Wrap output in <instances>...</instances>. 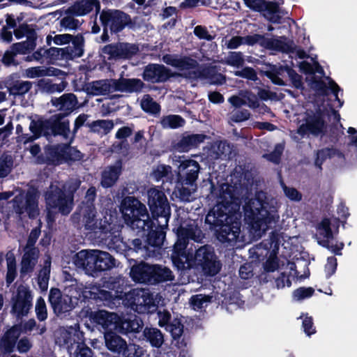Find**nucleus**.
I'll list each match as a JSON object with an SVG mask.
<instances>
[{"instance_id":"1","label":"nucleus","mask_w":357,"mask_h":357,"mask_svg":"<svg viewBox=\"0 0 357 357\" xmlns=\"http://www.w3.org/2000/svg\"><path fill=\"white\" fill-rule=\"evenodd\" d=\"M208 183L207 197L216 199V204L206 215L204 225L206 229L215 231V238L220 242L236 243L240 241L241 222L233 214L234 195L232 187L228 183L216 185L212 180Z\"/></svg>"},{"instance_id":"2","label":"nucleus","mask_w":357,"mask_h":357,"mask_svg":"<svg viewBox=\"0 0 357 357\" xmlns=\"http://www.w3.org/2000/svg\"><path fill=\"white\" fill-rule=\"evenodd\" d=\"M177 239L173 245L171 259L178 271L190 269L194 262L200 266L206 275L214 276L219 273L221 264L216 260L214 251L209 246L204 245L197 249L195 253L187 249L189 240L193 239L195 231L192 228L180 225L176 229Z\"/></svg>"},{"instance_id":"3","label":"nucleus","mask_w":357,"mask_h":357,"mask_svg":"<svg viewBox=\"0 0 357 357\" xmlns=\"http://www.w3.org/2000/svg\"><path fill=\"white\" fill-rule=\"evenodd\" d=\"M147 222L143 231H147L146 238H135L131 241V245L136 252H141V255L145 258L156 257V251L162 248L166 238V230L168 223L163 225L161 220L156 221L153 219H146Z\"/></svg>"},{"instance_id":"4","label":"nucleus","mask_w":357,"mask_h":357,"mask_svg":"<svg viewBox=\"0 0 357 357\" xmlns=\"http://www.w3.org/2000/svg\"><path fill=\"white\" fill-rule=\"evenodd\" d=\"M178 168L174 192L181 201L190 202L197 188L200 165L194 160L185 159L181 161Z\"/></svg>"},{"instance_id":"5","label":"nucleus","mask_w":357,"mask_h":357,"mask_svg":"<svg viewBox=\"0 0 357 357\" xmlns=\"http://www.w3.org/2000/svg\"><path fill=\"white\" fill-rule=\"evenodd\" d=\"M99 20L102 29V42L109 41L110 36H119L126 29L135 30L136 22L127 13L119 9L105 8L100 12Z\"/></svg>"},{"instance_id":"6","label":"nucleus","mask_w":357,"mask_h":357,"mask_svg":"<svg viewBox=\"0 0 357 357\" xmlns=\"http://www.w3.org/2000/svg\"><path fill=\"white\" fill-rule=\"evenodd\" d=\"M73 260L77 268L93 277L115 266V259L109 252L98 250H81L74 255Z\"/></svg>"},{"instance_id":"7","label":"nucleus","mask_w":357,"mask_h":357,"mask_svg":"<svg viewBox=\"0 0 357 357\" xmlns=\"http://www.w3.org/2000/svg\"><path fill=\"white\" fill-rule=\"evenodd\" d=\"M130 277L136 283L146 284H157L174 278L172 272L167 267L136 260L130 267Z\"/></svg>"},{"instance_id":"8","label":"nucleus","mask_w":357,"mask_h":357,"mask_svg":"<svg viewBox=\"0 0 357 357\" xmlns=\"http://www.w3.org/2000/svg\"><path fill=\"white\" fill-rule=\"evenodd\" d=\"M97 196V190L95 186H91L86 190L84 200L77 207L76 211L73 214V217L76 215L78 218H82L86 230L93 231L96 232V229H99L101 233H107L109 231L110 224L102 225L101 221L98 222L96 219V208L95 206V200Z\"/></svg>"},{"instance_id":"9","label":"nucleus","mask_w":357,"mask_h":357,"mask_svg":"<svg viewBox=\"0 0 357 357\" xmlns=\"http://www.w3.org/2000/svg\"><path fill=\"white\" fill-rule=\"evenodd\" d=\"M119 209L125 223L133 229H144L145 220L150 218L145 204L135 196L122 195Z\"/></svg>"},{"instance_id":"10","label":"nucleus","mask_w":357,"mask_h":357,"mask_svg":"<svg viewBox=\"0 0 357 357\" xmlns=\"http://www.w3.org/2000/svg\"><path fill=\"white\" fill-rule=\"evenodd\" d=\"M257 200L259 207L255 208L256 211L251 208L250 214H245V220L251 233L261 234L278 221L279 215L274 208L268 210V203L261 200L259 194L257 195Z\"/></svg>"},{"instance_id":"11","label":"nucleus","mask_w":357,"mask_h":357,"mask_svg":"<svg viewBox=\"0 0 357 357\" xmlns=\"http://www.w3.org/2000/svg\"><path fill=\"white\" fill-rule=\"evenodd\" d=\"M147 199L151 215L150 218L161 220L163 225L169 223L171 207L165 193L156 188H151L147 190Z\"/></svg>"},{"instance_id":"12","label":"nucleus","mask_w":357,"mask_h":357,"mask_svg":"<svg viewBox=\"0 0 357 357\" xmlns=\"http://www.w3.org/2000/svg\"><path fill=\"white\" fill-rule=\"evenodd\" d=\"M47 209H55L63 215H68L73 208V194H66L57 185L51 184L44 194Z\"/></svg>"},{"instance_id":"13","label":"nucleus","mask_w":357,"mask_h":357,"mask_svg":"<svg viewBox=\"0 0 357 357\" xmlns=\"http://www.w3.org/2000/svg\"><path fill=\"white\" fill-rule=\"evenodd\" d=\"M68 117L56 113L49 118H38V121L43 131L44 137L47 139L58 136L67 139L70 133V123Z\"/></svg>"},{"instance_id":"14","label":"nucleus","mask_w":357,"mask_h":357,"mask_svg":"<svg viewBox=\"0 0 357 357\" xmlns=\"http://www.w3.org/2000/svg\"><path fill=\"white\" fill-rule=\"evenodd\" d=\"M324 112L318 107L315 112H306L304 123L300 125L297 129V133L302 137L306 135H312L317 137L325 135L327 130V124L324 119Z\"/></svg>"},{"instance_id":"15","label":"nucleus","mask_w":357,"mask_h":357,"mask_svg":"<svg viewBox=\"0 0 357 357\" xmlns=\"http://www.w3.org/2000/svg\"><path fill=\"white\" fill-rule=\"evenodd\" d=\"M220 70L219 66L206 64L195 70L184 72L180 75L191 82L202 79L206 80L211 85L221 86L226 83L227 78Z\"/></svg>"},{"instance_id":"16","label":"nucleus","mask_w":357,"mask_h":357,"mask_svg":"<svg viewBox=\"0 0 357 357\" xmlns=\"http://www.w3.org/2000/svg\"><path fill=\"white\" fill-rule=\"evenodd\" d=\"M89 320L95 326L105 335V333L116 331L119 319V314L104 310L86 312Z\"/></svg>"},{"instance_id":"17","label":"nucleus","mask_w":357,"mask_h":357,"mask_svg":"<svg viewBox=\"0 0 357 357\" xmlns=\"http://www.w3.org/2000/svg\"><path fill=\"white\" fill-rule=\"evenodd\" d=\"M246 7L250 10L263 13V15L270 22L280 24L282 16L280 15V6L275 1H267L266 0H243Z\"/></svg>"},{"instance_id":"18","label":"nucleus","mask_w":357,"mask_h":357,"mask_svg":"<svg viewBox=\"0 0 357 357\" xmlns=\"http://www.w3.org/2000/svg\"><path fill=\"white\" fill-rule=\"evenodd\" d=\"M32 301L33 296L28 288H18L16 295L11 299L10 313L17 319L27 316L33 306Z\"/></svg>"},{"instance_id":"19","label":"nucleus","mask_w":357,"mask_h":357,"mask_svg":"<svg viewBox=\"0 0 357 357\" xmlns=\"http://www.w3.org/2000/svg\"><path fill=\"white\" fill-rule=\"evenodd\" d=\"M73 298V295L63 294L59 288L52 287L49 291L48 302L54 312L59 316L75 308Z\"/></svg>"},{"instance_id":"20","label":"nucleus","mask_w":357,"mask_h":357,"mask_svg":"<svg viewBox=\"0 0 357 357\" xmlns=\"http://www.w3.org/2000/svg\"><path fill=\"white\" fill-rule=\"evenodd\" d=\"M174 76L169 68L159 63H149L144 66L142 74L144 81L152 84L164 83Z\"/></svg>"},{"instance_id":"21","label":"nucleus","mask_w":357,"mask_h":357,"mask_svg":"<svg viewBox=\"0 0 357 357\" xmlns=\"http://www.w3.org/2000/svg\"><path fill=\"white\" fill-rule=\"evenodd\" d=\"M139 50L135 44L118 42L105 45L102 52L109 55V59H130L135 56Z\"/></svg>"},{"instance_id":"22","label":"nucleus","mask_w":357,"mask_h":357,"mask_svg":"<svg viewBox=\"0 0 357 357\" xmlns=\"http://www.w3.org/2000/svg\"><path fill=\"white\" fill-rule=\"evenodd\" d=\"M114 91L128 94H139L144 89H155V86H147L139 78H127L121 75L120 77L114 80Z\"/></svg>"},{"instance_id":"23","label":"nucleus","mask_w":357,"mask_h":357,"mask_svg":"<svg viewBox=\"0 0 357 357\" xmlns=\"http://www.w3.org/2000/svg\"><path fill=\"white\" fill-rule=\"evenodd\" d=\"M63 339V344L68 346L77 343L76 349L73 357H93V351L84 343V333L79 330L74 331L73 337L70 331H65L61 335Z\"/></svg>"},{"instance_id":"24","label":"nucleus","mask_w":357,"mask_h":357,"mask_svg":"<svg viewBox=\"0 0 357 357\" xmlns=\"http://www.w3.org/2000/svg\"><path fill=\"white\" fill-rule=\"evenodd\" d=\"M63 144H48L44 148V153L37 158L40 164L59 166L63 163Z\"/></svg>"},{"instance_id":"25","label":"nucleus","mask_w":357,"mask_h":357,"mask_svg":"<svg viewBox=\"0 0 357 357\" xmlns=\"http://www.w3.org/2000/svg\"><path fill=\"white\" fill-rule=\"evenodd\" d=\"M50 102L59 112L64 116H69L78 107L77 96L73 93H66L59 98L52 97Z\"/></svg>"},{"instance_id":"26","label":"nucleus","mask_w":357,"mask_h":357,"mask_svg":"<svg viewBox=\"0 0 357 357\" xmlns=\"http://www.w3.org/2000/svg\"><path fill=\"white\" fill-rule=\"evenodd\" d=\"M122 172L123 162L121 159L116 160L114 164L105 167L100 174V185L105 189L114 187Z\"/></svg>"},{"instance_id":"27","label":"nucleus","mask_w":357,"mask_h":357,"mask_svg":"<svg viewBox=\"0 0 357 357\" xmlns=\"http://www.w3.org/2000/svg\"><path fill=\"white\" fill-rule=\"evenodd\" d=\"M21 333V324L13 325L5 332L0 341V349L3 355L10 354L14 351Z\"/></svg>"},{"instance_id":"28","label":"nucleus","mask_w":357,"mask_h":357,"mask_svg":"<svg viewBox=\"0 0 357 357\" xmlns=\"http://www.w3.org/2000/svg\"><path fill=\"white\" fill-rule=\"evenodd\" d=\"M143 326V321L135 314L119 315L116 331L122 334L138 333Z\"/></svg>"},{"instance_id":"29","label":"nucleus","mask_w":357,"mask_h":357,"mask_svg":"<svg viewBox=\"0 0 357 357\" xmlns=\"http://www.w3.org/2000/svg\"><path fill=\"white\" fill-rule=\"evenodd\" d=\"M94 8L97 11L100 10V4L98 0H77L65 10V14L76 17L84 16L90 13Z\"/></svg>"},{"instance_id":"30","label":"nucleus","mask_w":357,"mask_h":357,"mask_svg":"<svg viewBox=\"0 0 357 357\" xmlns=\"http://www.w3.org/2000/svg\"><path fill=\"white\" fill-rule=\"evenodd\" d=\"M206 138L207 136L205 134H188L185 132L175 144V148L179 152H188L192 149H197Z\"/></svg>"},{"instance_id":"31","label":"nucleus","mask_w":357,"mask_h":357,"mask_svg":"<svg viewBox=\"0 0 357 357\" xmlns=\"http://www.w3.org/2000/svg\"><path fill=\"white\" fill-rule=\"evenodd\" d=\"M104 286L114 294V297L119 300L126 298L128 293L130 291L127 280L121 275L109 277L104 282Z\"/></svg>"},{"instance_id":"32","label":"nucleus","mask_w":357,"mask_h":357,"mask_svg":"<svg viewBox=\"0 0 357 357\" xmlns=\"http://www.w3.org/2000/svg\"><path fill=\"white\" fill-rule=\"evenodd\" d=\"M117 333L116 331L105 333V335H104L105 343L109 351L121 356L129 343Z\"/></svg>"},{"instance_id":"33","label":"nucleus","mask_w":357,"mask_h":357,"mask_svg":"<svg viewBox=\"0 0 357 357\" xmlns=\"http://www.w3.org/2000/svg\"><path fill=\"white\" fill-rule=\"evenodd\" d=\"M39 255L40 251L38 248L24 249V255L22 257L20 270L22 277L31 273L34 271L39 259Z\"/></svg>"},{"instance_id":"34","label":"nucleus","mask_w":357,"mask_h":357,"mask_svg":"<svg viewBox=\"0 0 357 357\" xmlns=\"http://www.w3.org/2000/svg\"><path fill=\"white\" fill-rule=\"evenodd\" d=\"M143 336V340L154 348H160L165 342L164 334L157 328L145 327Z\"/></svg>"},{"instance_id":"35","label":"nucleus","mask_w":357,"mask_h":357,"mask_svg":"<svg viewBox=\"0 0 357 357\" xmlns=\"http://www.w3.org/2000/svg\"><path fill=\"white\" fill-rule=\"evenodd\" d=\"M166 63L172 65L179 70H186V72L195 70L201 67L196 59L189 56H183L180 58H176L171 61H166Z\"/></svg>"},{"instance_id":"36","label":"nucleus","mask_w":357,"mask_h":357,"mask_svg":"<svg viewBox=\"0 0 357 357\" xmlns=\"http://www.w3.org/2000/svg\"><path fill=\"white\" fill-rule=\"evenodd\" d=\"M291 69V68L287 66H277L275 65H271L269 70L264 71V75L270 79L274 84L278 86H285L286 84L281 78V76H283L284 73L289 75V70Z\"/></svg>"},{"instance_id":"37","label":"nucleus","mask_w":357,"mask_h":357,"mask_svg":"<svg viewBox=\"0 0 357 357\" xmlns=\"http://www.w3.org/2000/svg\"><path fill=\"white\" fill-rule=\"evenodd\" d=\"M115 79H106L93 82L91 86V93L93 95H106L114 92V80Z\"/></svg>"},{"instance_id":"38","label":"nucleus","mask_w":357,"mask_h":357,"mask_svg":"<svg viewBox=\"0 0 357 357\" xmlns=\"http://www.w3.org/2000/svg\"><path fill=\"white\" fill-rule=\"evenodd\" d=\"M96 286L92 287H75L76 295L73 296L77 301L75 304H77V301H80L84 303H89L94 305L96 298Z\"/></svg>"},{"instance_id":"39","label":"nucleus","mask_w":357,"mask_h":357,"mask_svg":"<svg viewBox=\"0 0 357 357\" xmlns=\"http://www.w3.org/2000/svg\"><path fill=\"white\" fill-rule=\"evenodd\" d=\"M29 130L32 135L30 134H22L20 136V141L23 144L33 142L36 139H39L40 137H44L43 131L40 127V125L37 120H31L29 125Z\"/></svg>"},{"instance_id":"40","label":"nucleus","mask_w":357,"mask_h":357,"mask_svg":"<svg viewBox=\"0 0 357 357\" xmlns=\"http://www.w3.org/2000/svg\"><path fill=\"white\" fill-rule=\"evenodd\" d=\"M70 43H72L73 47L68 45L67 47L72 56V60L82 56L84 52V38L83 35L82 33H78L76 36L73 35Z\"/></svg>"},{"instance_id":"41","label":"nucleus","mask_w":357,"mask_h":357,"mask_svg":"<svg viewBox=\"0 0 357 357\" xmlns=\"http://www.w3.org/2000/svg\"><path fill=\"white\" fill-rule=\"evenodd\" d=\"M160 124L164 129H177L185 124V120L180 115L169 114L162 116L160 120Z\"/></svg>"},{"instance_id":"42","label":"nucleus","mask_w":357,"mask_h":357,"mask_svg":"<svg viewBox=\"0 0 357 357\" xmlns=\"http://www.w3.org/2000/svg\"><path fill=\"white\" fill-rule=\"evenodd\" d=\"M153 177L157 181H165L172 183L174 175L172 174V168L167 165H158L153 170Z\"/></svg>"},{"instance_id":"43","label":"nucleus","mask_w":357,"mask_h":357,"mask_svg":"<svg viewBox=\"0 0 357 357\" xmlns=\"http://www.w3.org/2000/svg\"><path fill=\"white\" fill-rule=\"evenodd\" d=\"M13 34L17 39H21L24 36L26 39H37V33L33 24L22 22L13 30Z\"/></svg>"},{"instance_id":"44","label":"nucleus","mask_w":357,"mask_h":357,"mask_svg":"<svg viewBox=\"0 0 357 357\" xmlns=\"http://www.w3.org/2000/svg\"><path fill=\"white\" fill-rule=\"evenodd\" d=\"M269 41L271 43L268 45V49L275 50L285 53L294 52L295 47L292 40L287 41L286 38H284V40L269 38Z\"/></svg>"},{"instance_id":"45","label":"nucleus","mask_w":357,"mask_h":357,"mask_svg":"<svg viewBox=\"0 0 357 357\" xmlns=\"http://www.w3.org/2000/svg\"><path fill=\"white\" fill-rule=\"evenodd\" d=\"M7 263V272L6 275V282L7 286L10 285L17 277L16 259L13 253L8 252L6 255Z\"/></svg>"},{"instance_id":"46","label":"nucleus","mask_w":357,"mask_h":357,"mask_svg":"<svg viewBox=\"0 0 357 357\" xmlns=\"http://www.w3.org/2000/svg\"><path fill=\"white\" fill-rule=\"evenodd\" d=\"M93 132H100L103 130L105 135L108 134L114 128V124L112 120L99 119L88 123L86 125Z\"/></svg>"},{"instance_id":"47","label":"nucleus","mask_w":357,"mask_h":357,"mask_svg":"<svg viewBox=\"0 0 357 357\" xmlns=\"http://www.w3.org/2000/svg\"><path fill=\"white\" fill-rule=\"evenodd\" d=\"M165 330L170 333L174 340H177L178 342L184 330V326L181 319L178 317L173 318V319L167 325V327L165 328Z\"/></svg>"},{"instance_id":"48","label":"nucleus","mask_w":357,"mask_h":357,"mask_svg":"<svg viewBox=\"0 0 357 357\" xmlns=\"http://www.w3.org/2000/svg\"><path fill=\"white\" fill-rule=\"evenodd\" d=\"M38 202L36 193L27 192L25 197L24 209L29 218H34L38 213Z\"/></svg>"},{"instance_id":"49","label":"nucleus","mask_w":357,"mask_h":357,"mask_svg":"<svg viewBox=\"0 0 357 357\" xmlns=\"http://www.w3.org/2000/svg\"><path fill=\"white\" fill-rule=\"evenodd\" d=\"M37 39H26L24 41L13 43L12 49L17 54H26L33 51L36 47Z\"/></svg>"},{"instance_id":"50","label":"nucleus","mask_w":357,"mask_h":357,"mask_svg":"<svg viewBox=\"0 0 357 357\" xmlns=\"http://www.w3.org/2000/svg\"><path fill=\"white\" fill-rule=\"evenodd\" d=\"M140 105L143 111L153 115L159 114L161 110L160 105L153 100L149 94H145L143 96Z\"/></svg>"},{"instance_id":"51","label":"nucleus","mask_w":357,"mask_h":357,"mask_svg":"<svg viewBox=\"0 0 357 357\" xmlns=\"http://www.w3.org/2000/svg\"><path fill=\"white\" fill-rule=\"evenodd\" d=\"M31 87V82L17 80L8 87V91L10 95L22 96L29 92Z\"/></svg>"},{"instance_id":"52","label":"nucleus","mask_w":357,"mask_h":357,"mask_svg":"<svg viewBox=\"0 0 357 357\" xmlns=\"http://www.w3.org/2000/svg\"><path fill=\"white\" fill-rule=\"evenodd\" d=\"M47 53V58L54 60H72V56L70 54L67 47L60 48L52 47L46 50Z\"/></svg>"},{"instance_id":"53","label":"nucleus","mask_w":357,"mask_h":357,"mask_svg":"<svg viewBox=\"0 0 357 357\" xmlns=\"http://www.w3.org/2000/svg\"><path fill=\"white\" fill-rule=\"evenodd\" d=\"M96 290V298L94 305L97 306L105 305L107 303L112 302L114 300L117 299L114 296V294L109 290L107 291L97 287Z\"/></svg>"},{"instance_id":"54","label":"nucleus","mask_w":357,"mask_h":357,"mask_svg":"<svg viewBox=\"0 0 357 357\" xmlns=\"http://www.w3.org/2000/svg\"><path fill=\"white\" fill-rule=\"evenodd\" d=\"M63 163L76 162L82 159L83 154L77 148L63 144Z\"/></svg>"},{"instance_id":"55","label":"nucleus","mask_w":357,"mask_h":357,"mask_svg":"<svg viewBox=\"0 0 357 357\" xmlns=\"http://www.w3.org/2000/svg\"><path fill=\"white\" fill-rule=\"evenodd\" d=\"M244 44L248 45H255V44H259L261 47L268 48V45L270 44L269 38H266L265 36L254 33L252 35H247L243 36Z\"/></svg>"},{"instance_id":"56","label":"nucleus","mask_w":357,"mask_h":357,"mask_svg":"<svg viewBox=\"0 0 357 357\" xmlns=\"http://www.w3.org/2000/svg\"><path fill=\"white\" fill-rule=\"evenodd\" d=\"M121 357H147L146 351L135 343H129Z\"/></svg>"},{"instance_id":"57","label":"nucleus","mask_w":357,"mask_h":357,"mask_svg":"<svg viewBox=\"0 0 357 357\" xmlns=\"http://www.w3.org/2000/svg\"><path fill=\"white\" fill-rule=\"evenodd\" d=\"M330 240L331 239L321 240L318 241V243L322 247L330 250L335 255L341 256L342 255V250L344 247V243L340 242L333 244V243L331 242Z\"/></svg>"},{"instance_id":"58","label":"nucleus","mask_w":357,"mask_h":357,"mask_svg":"<svg viewBox=\"0 0 357 357\" xmlns=\"http://www.w3.org/2000/svg\"><path fill=\"white\" fill-rule=\"evenodd\" d=\"M314 294V289L311 287H301L295 289L292 293L294 300L301 301L312 297Z\"/></svg>"},{"instance_id":"59","label":"nucleus","mask_w":357,"mask_h":357,"mask_svg":"<svg viewBox=\"0 0 357 357\" xmlns=\"http://www.w3.org/2000/svg\"><path fill=\"white\" fill-rule=\"evenodd\" d=\"M75 15H67L60 21V25L65 29L77 30L82 25L79 20L74 18Z\"/></svg>"},{"instance_id":"60","label":"nucleus","mask_w":357,"mask_h":357,"mask_svg":"<svg viewBox=\"0 0 357 357\" xmlns=\"http://www.w3.org/2000/svg\"><path fill=\"white\" fill-rule=\"evenodd\" d=\"M35 311L36 317L40 321H45L47 318V310L44 298L41 296L38 298L36 303Z\"/></svg>"},{"instance_id":"61","label":"nucleus","mask_w":357,"mask_h":357,"mask_svg":"<svg viewBox=\"0 0 357 357\" xmlns=\"http://www.w3.org/2000/svg\"><path fill=\"white\" fill-rule=\"evenodd\" d=\"M225 63L235 67L243 66L244 59L241 52H231L225 59Z\"/></svg>"},{"instance_id":"62","label":"nucleus","mask_w":357,"mask_h":357,"mask_svg":"<svg viewBox=\"0 0 357 357\" xmlns=\"http://www.w3.org/2000/svg\"><path fill=\"white\" fill-rule=\"evenodd\" d=\"M284 151V145L282 144H277L273 151L269 153L265 154L264 156L270 162L275 164H279L281 160V156Z\"/></svg>"},{"instance_id":"63","label":"nucleus","mask_w":357,"mask_h":357,"mask_svg":"<svg viewBox=\"0 0 357 357\" xmlns=\"http://www.w3.org/2000/svg\"><path fill=\"white\" fill-rule=\"evenodd\" d=\"M342 153L341 151L333 147H326L321 149H319L317 151L316 155L318 158H321L322 160H326L328 158H331L335 155L341 156Z\"/></svg>"},{"instance_id":"64","label":"nucleus","mask_w":357,"mask_h":357,"mask_svg":"<svg viewBox=\"0 0 357 357\" xmlns=\"http://www.w3.org/2000/svg\"><path fill=\"white\" fill-rule=\"evenodd\" d=\"M285 196L291 201L299 202L302 199V194L295 188L288 187L283 181H281Z\"/></svg>"}]
</instances>
